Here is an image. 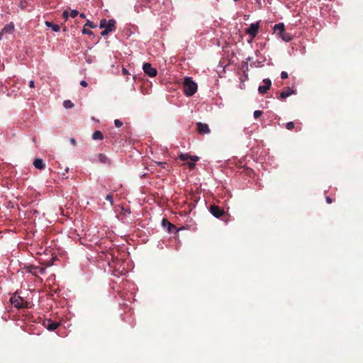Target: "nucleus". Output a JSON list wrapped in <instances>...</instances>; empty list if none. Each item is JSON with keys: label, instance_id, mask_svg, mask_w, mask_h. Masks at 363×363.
<instances>
[{"label": "nucleus", "instance_id": "1", "mask_svg": "<svg viewBox=\"0 0 363 363\" xmlns=\"http://www.w3.org/2000/svg\"><path fill=\"white\" fill-rule=\"evenodd\" d=\"M183 89L186 95L192 96L197 90V84L190 77H186L183 83Z\"/></svg>", "mask_w": 363, "mask_h": 363}, {"label": "nucleus", "instance_id": "33", "mask_svg": "<svg viewBox=\"0 0 363 363\" xmlns=\"http://www.w3.org/2000/svg\"><path fill=\"white\" fill-rule=\"evenodd\" d=\"M110 32L107 30V29H105L101 33V35L102 36H105L106 35H108Z\"/></svg>", "mask_w": 363, "mask_h": 363}, {"label": "nucleus", "instance_id": "29", "mask_svg": "<svg viewBox=\"0 0 363 363\" xmlns=\"http://www.w3.org/2000/svg\"><path fill=\"white\" fill-rule=\"evenodd\" d=\"M281 78L282 79H287L288 78V73L286 72H281Z\"/></svg>", "mask_w": 363, "mask_h": 363}, {"label": "nucleus", "instance_id": "16", "mask_svg": "<svg viewBox=\"0 0 363 363\" xmlns=\"http://www.w3.org/2000/svg\"><path fill=\"white\" fill-rule=\"evenodd\" d=\"M99 160L103 164H110V160L104 154L100 153L98 155Z\"/></svg>", "mask_w": 363, "mask_h": 363}, {"label": "nucleus", "instance_id": "11", "mask_svg": "<svg viewBox=\"0 0 363 363\" xmlns=\"http://www.w3.org/2000/svg\"><path fill=\"white\" fill-rule=\"evenodd\" d=\"M210 212L213 216L218 218H220L224 213L223 210H222L219 206L216 205H212L210 206Z\"/></svg>", "mask_w": 363, "mask_h": 363}, {"label": "nucleus", "instance_id": "35", "mask_svg": "<svg viewBox=\"0 0 363 363\" xmlns=\"http://www.w3.org/2000/svg\"><path fill=\"white\" fill-rule=\"evenodd\" d=\"M122 73L123 75H128L129 74L128 71L125 68H123Z\"/></svg>", "mask_w": 363, "mask_h": 363}, {"label": "nucleus", "instance_id": "32", "mask_svg": "<svg viewBox=\"0 0 363 363\" xmlns=\"http://www.w3.org/2000/svg\"><path fill=\"white\" fill-rule=\"evenodd\" d=\"M188 164H189L190 169H193L196 166V164L194 162H192V161L188 162Z\"/></svg>", "mask_w": 363, "mask_h": 363}, {"label": "nucleus", "instance_id": "37", "mask_svg": "<svg viewBox=\"0 0 363 363\" xmlns=\"http://www.w3.org/2000/svg\"><path fill=\"white\" fill-rule=\"evenodd\" d=\"M70 143L73 145H77V141L74 138H71L70 139Z\"/></svg>", "mask_w": 363, "mask_h": 363}, {"label": "nucleus", "instance_id": "23", "mask_svg": "<svg viewBox=\"0 0 363 363\" xmlns=\"http://www.w3.org/2000/svg\"><path fill=\"white\" fill-rule=\"evenodd\" d=\"M84 27H89L91 28H94L96 27V25H95L92 21H89V20H87L85 25L84 26Z\"/></svg>", "mask_w": 363, "mask_h": 363}, {"label": "nucleus", "instance_id": "20", "mask_svg": "<svg viewBox=\"0 0 363 363\" xmlns=\"http://www.w3.org/2000/svg\"><path fill=\"white\" fill-rule=\"evenodd\" d=\"M63 106L65 108H71L74 106V104L70 100H65L63 102Z\"/></svg>", "mask_w": 363, "mask_h": 363}, {"label": "nucleus", "instance_id": "18", "mask_svg": "<svg viewBox=\"0 0 363 363\" xmlns=\"http://www.w3.org/2000/svg\"><path fill=\"white\" fill-rule=\"evenodd\" d=\"M92 138L94 140H101L104 139V136H103V134L101 131L99 130H96L95 131L93 135H92Z\"/></svg>", "mask_w": 363, "mask_h": 363}, {"label": "nucleus", "instance_id": "6", "mask_svg": "<svg viewBox=\"0 0 363 363\" xmlns=\"http://www.w3.org/2000/svg\"><path fill=\"white\" fill-rule=\"evenodd\" d=\"M143 69L144 72L150 77H154L157 74V69L152 67L151 64L148 62H145L143 64Z\"/></svg>", "mask_w": 363, "mask_h": 363}, {"label": "nucleus", "instance_id": "26", "mask_svg": "<svg viewBox=\"0 0 363 363\" xmlns=\"http://www.w3.org/2000/svg\"><path fill=\"white\" fill-rule=\"evenodd\" d=\"M114 124H115L116 127H117V128H120V127H121V126L123 125V122H122V121H120V120H118V119H116V120L114 121Z\"/></svg>", "mask_w": 363, "mask_h": 363}, {"label": "nucleus", "instance_id": "3", "mask_svg": "<svg viewBox=\"0 0 363 363\" xmlns=\"http://www.w3.org/2000/svg\"><path fill=\"white\" fill-rule=\"evenodd\" d=\"M99 27L100 28L107 29L109 32L114 31L116 30V21L113 19L106 21L103 18L100 21Z\"/></svg>", "mask_w": 363, "mask_h": 363}, {"label": "nucleus", "instance_id": "31", "mask_svg": "<svg viewBox=\"0 0 363 363\" xmlns=\"http://www.w3.org/2000/svg\"><path fill=\"white\" fill-rule=\"evenodd\" d=\"M190 160H191V161H192V162L195 163V162L199 160V157H197V156H191L190 155Z\"/></svg>", "mask_w": 363, "mask_h": 363}, {"label": "nucleus", "instance_id": "12", "mask_svg": "<svg viewBox=\"0 0 363 363\" xmlns=\"http://www.w3.org/2000/svg\"><path fill=\"white\" fill-rule=\"evenodd\" d=\"M162 224L163 228H167V231L169 233H172L174 231H177L176 226L174 224L169 222L167 219L164 218L162 221Z\"/></svg>", "mask_w": 363, "mask_h": 363}, {"label": "nucleus", "instance_id": "27", "mask_svg": "<svg viewBox=\"0 0 363 363\" xmlns=\"http://www.w3.org/2000/svg\"><path fill=\"white\" fill-rule=\"evenodd\" d=\"M79 14V12L77 10H72L70 13H69V16L72 17V18H75L77 16V15Z\"/></svg>", "mask_w": 363, "mask_h": 363}, {"label": "nucleus", "instance_id": "19", "mask_svg": "<svg viewBox=\"0 0 363 363\" xmlns=\"http://www.w3.org/2000/svg\"><path fill=\"white\" fill-rule=\"evenodd\" d=\"M279 38H281L283 40L286 42H289L291 40V35L289 33H286L285 30L284 31V33L280 35Z\"/></svg>", "mask_w": 363, "mask_h": 363}, {"label": "nucleus", "instance_id": "36", "mask_svg": "<svg viewBox=\"0 0 363 363\" xmlns=\"http://www.w3.org/2000/svg\"><path fill=\"white\" fill-rule=\"evenodd\" d=\"M34 84H35V83H34V81H33V80L30 81V82H29V86H30V88H34V87H35Z\"/></svg>", "mask_w": 363, "mask_h": 363}, {"label": "nucleus", "instance_id": "21", "mask_svg": "<svg viewBox=\"0 0 363 363\" xmlns=\"http://www.w3.org/2000/svg\"><path fill=\"white\" fill-rule=\"evenodd\" d=\"M285 127L289 130H292L295 128V124L294 122H288L286 123Z\"/></svg>", "mask_w": 363, "mask_h": 363}, {"label": "nucleus", "instance_id": "22", "mask_svg": "<svg viewBox=\"0 0 363 363\" xmlns=\"http://www.w3.org/2000/svg\"><path fill=\"white\" fill-rule=\"evenodd\" d=\"M179 157L182 161H187L189 159H190V155L187 153L181 154Z\"/></svg>", "mask_w": 363, "mask_h": 363}, {"label": "nucleus", "instance_id": "15", "mask_svg": "<svg viewBox=\"0 0 363 363\" xmlns=\"http://www.w3.org/2000/svg\"><path fill=\"white\" fill-rule=\"evenodd\" d=\"M33 165L36 169H44L45 168V164L42 159H35L33 162Z\"/></svg>", "mask_w": 363, "mask_h": 363}, {"label": "nucleus", "instance_id": "8", "mask_svg": "<svg viewBox=\"0 0 363 363\" xmlns=\"http://www.w3.org/2000/svg\"><path fill=\"white\" fill-rule=\"evenodd\" d=\"M43 325L50 331H54L56 330L60 325V323L55 322L51 319H45L43 320Z\"/></svg>", "mask_w": 363, "mask_h": 363}, {"label": "nucleus", "instance_id": "25", "mask_svg": "<svg viewBox=\"0 0 363 363\" xmlns=\"http://www.w3.org/2000/svg\"><path fill=\"white\" fill-rule=\"evenodd\" d=\"M82 33L83 34H86V35H91L94 34L91 30L86 29V27H84V28L82 30Z\"/></svg>", "mask_w": 363, "mask_h": 363}, {"label": "nucleus", "instance_id": "39", "mask_svg": "<svg viewBox=\"0 0 363 363\" xmlns=\"http://www.w3.org/2000/svg\"><path fill=\"white\" fill-rule=\"evenodd\" d=\"M80 17L82 18H86V15L84 13H80Z\"/></svg>", "mask_w": 363, "mask_h": 363}, {"label": "nucleus", "instance_id": "38", "mask_svg": "<svg viewBox=\"0 0 363 363\" xmlns=\"http://www.w3.org/2000/svg\"><path fill=\"white\" fill-rule=\"evenodd\" d=\"M326 201L328 203H331L333 202L332 199L330 196L326 197Z\"/></svg>", "mask_w": 363, "mask_h": 363}, {"label": "nucleus", "instance_id": "13", "mask_svg": "<svg viewBox=\"0 0 363 363\" xmlns=\"http://www.w3.org/2000/svg\"><path fill=\"white\" fill-rule=\"evenodd\" d=\"M295 91L287 86L284 89L279 96V99H285L286 97L294 94Z\"/></svg>", "mask_w": 363, "mask_h": 363}, {"label": "nucleus", "instance_id": "28", "mask_svg": "<svg viewBox=\"0 0 363 363\" xmlns=\"http://www.w3.org/2000/svg\"><path fill=\"white\" fill-rule=\"evenodd\" d=\"M262 112L261 111H258V110H257V111H255L254 112V114H253V115H254V117H255V118H258L259 117H260V116H262Z\"/></svg>", "mask_w": 363, "mask_h": 363}, {"label": "nucleus", "instance_id": "34", "mask_svg": "<svg viewBox=\"0 0 363 363\" xmlns=\"http://www.w3.org/2000/svg\"><path fill=\"white\" fill-rule=\"evenodd\" d=\"M80 85L84 86V87H86V86H87L88 84H87V82L85 80H82L80 82Z\"/></svg>", "mask_w": 363, "mask_h": 363}, {"label": "nucleus", "instance_id": "30", "mask_svg": "<svg viewBox=\"0 0 363 363\" xmlns=\"http://www.w3.org/2000/svg\"><path fill=\"white\" fill-rule=\"evenodd\" d=\"M69 12L67 11H65L63 13H62V16L65 19H67L68 17H69Z\"/></svg>", "mask_w": 363, "mask_h": 363}, {"label": "nucleus", "instance_id": "24", "mask_svg": "<svg viewBox=\"0 0 363 363\" xmlns=\"http://www.w3.org/2000/svg\"><path fill=\"white\" fill-rule=\"evenodd\" d=\"M106 200L109 201L111 205H113V195L112 194H108L106 196Z\"/></svg>", "mask_w": 363, "mask_h": 363}, {"label": "nucleus", "instance_id": "14", "mask_svg": "<svg viewBox=\"0 0 363 363\" xmlns=\"http://www.w3.org/2000/svg\"><path fill=\"white\" fill-rule=\"evenodd\" d=\"M284 30L285 28L283 23H279L274 26V32L279 35V37L284 33Z\"/></svg>", "mask_w": 363, "mask_h": 363}, {"label": "nucleus", "instance_id": "17", "mask_svg": "<svg viewBox=\"0 0 363 363\" xmlns=\"http://www.w3.org/2000/svg\"><path fill=\"white\" fill-rule=\"evenodd\" d=\"M45 25L48 26V27H50L52 29L53 31L55 32H58L60 29V27L59 25L57 24H54L52 23V22H50V21H45Z\"/></svg>", "mask_w": 363, "mask_h": 363}, {"label": "nucleus", "instance_id": "10", "mask_svg": "<svg viewBox=\"0 0 363 363\" xmlns=\"http://www.w3.org/2000/svg\"><path fill=\"white\" fill-rule=\"evenodd\" d=\"M263 86H259L258 88V91L259 94H264L267 93V91L270 89L272 82L269 79H263Z\"/></svg>", "mask_w": 363, "mask_h": 363}, {"label": "nucleus", "instance_id": "7", "mask_svg": "<svg viewBox=\"0 0 363 363\" xmlns=\"http://www.w3.org/2000/svg\"><path fill=\"white\" fill-rule=\"evenodd\" d=\"M27 272H30L33 275L37 277L39 274H43L45 273L46 268L38 266L30 265L27 267Z\"/></svg>", "mask_w": 363, "mask_h": 363}, {"label": "nucleus", "instance_id": "4", "mask_svg": "<svg viewBox=\"0 0 363 363\" xmlns=\"http://www.w3.org/2000/svg\"><path fill=\"white\" fill-rule=\"evenodd\" d=\"M15 30V26L13 22H10L6 24L0 32V40H1L4 36L7 35H11Z\"/></svg>", "mask_w": 363, "mask_h": 363}, {"label": "nucleus", "instance_id": "9", "mask_svg": "<svg viewBox=\"0 0 363 363\" xmlns=\"http://www.w3.org/2000/svg\"><path fill=\"white\" fill-rule=\"evenodd\" d=\"M197 132L201 135L208 134L210 133V128L206 123L198 122L196 123Z\"/></svg>", "mask_w": 363, "mask_h": 363}, {"label": "nucleus", "instance_id": "2", "mask_svg": "<svg viewBox=\"0 0 363 363\" xmlns=\"http://www.w3.org/2000/svg\"><path fill=\"white\" fill-rule=\"evenodd\" d=\"M11 303L16 307V308H28V303L25 301L22 297L19 296H16V294L13 295L10 298Z\"/></svg>", "mask_w": 363, "mask_h": 363}, {"label": "nucleus", "instance_id": "5", "mask_svg": "<svg viewBox=\"0 0 363 363\" xmlns=\"http://www.w3.org/2000/svg\"><path fill=\"white\" fill-rule=\"evenodd\" d=\"M259 28V23H251L250 26L246 28L245 33L251 36V40H253L258 33Z\"/></svg>", "mask_w": 363, "mask_h": 363}, {"label": "nucleus", "instance_id": "40", "mask_svg": "<svg viewBox=\"0 0 363 363\" xmlns=\"http://www.w3.org/2000/svg\"><path fill=\"white\" fill-rule=\"evenodd\" d=\"M159 165H162V167H164V165L166 164V162H158L157 163Z\"/></svg>", "mask_w": 363, "mask_h": 363}]
</instances>
